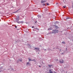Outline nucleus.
Wrapping results in <instances>:
<instances>
[{"instance_id": "obj_1", "label": "nucleus", "mask_w": 73, "mask_h": 73, "mask_svg": "<svg viewBox=\"0 0 73 73\" xmlns=\"http://www.w3.org/2000/svg\"><path fill=\"white\" fill-rule=\"evenodd\" d=\"M18 18H16L15 19V22L16 23H17L18 24L20 23V22H19V20H20V18H19V16H18Z\"/></svg>"}, {"instance_id": "obj_2", "label": "nucleus", "mask_w": 73, "mask_h": 73, "mask_svg": "<svg viewBox=\"0 0 73 73\" xmlns=\"http://www.w3.org/2000/svg\"><path fill=\"white\" fill-rule=\"evenodd\" d=\"M58 30H53L52 33H58Z\"/></svg>"}, {"instance_id": "obj_3", "label": "nucleus", "mask_w": 73, "mask_h": 73, "mask_svg": "<svg viewBox=\"0 0 73 73\" xmlns=\"http://www.w3.org/2000/svg\"><path fill=\"white\" fill-rule=\"evenodd\" d=\"M59 62L61 64H63V63H64V60H60Z\"/></svg>"}, {"instance_id": "obj_4", "label": "nucleus", "mask_w": 73, "mask_h": 73, "mask_svg": "<svg viewBox=\"0 0 73 73\" xmlns=\"http://www.w3.org/2000/svg\"><path fill=\"white\" fill-rule=\"evenodd\" d=\"M53 27H54L55 28H56V29H58V26H56V25H53Z\"/></svg>"}, {"instance_id": "obj_5", "label": "nucleus", "mask_w": 73, "mask_h": 73, "mask_svg": "<svg viewBox=\"0 0 73 73\" xmlns=\"http://www.w3.org/2000/svg\"><path fill=\"white\" fill-rule=\"evenodd\" d=\"M1 72H3V71H4V70H5V69H3V68H1Z\"/></svg>"}, {"instance_id": "obj_6", "label": "nucleus", "mask_w": 73, "mask_h": 73, "mask_svg": "<svg viewBox=\"0 0 73 73\" xmlns=\"http://www.w3.org/2000/svg\"><path fill=\"white\" fill-rule=\"evenodd\" d=\"M26 65H29V66H30V65H31V64H30V63H29V62H27Z\"/></svg>"}, {"instance_id": "obj_7", "label": "nucleus", "mask_w": 73, "mask_h": 73, "mask_svg": "<svg viewBox=\"0 0 73 73\" xmlns=\"http://www.w3.org/2000/svg\"><path fill=\"white\" fill-rule=\"evenodd\" d=\"M49 73H53V72H52V70L51 69H50L49 70Z\"/></svg>"}, {"instance_id": "obj_8", "label": "nucleus", "mask_w": 73, "mask_h": 73, "mask_svg": "<svg viewBox=\"0 0 73 73\" xmlns=\"http://www.w3.org/2000/svg\"><path fill=\"white\" fill-rule=\"evenodd\" d=\"M35 49H36V50H39V48H37L35 47Z\"/></svg>"}, {"instance_id": "obj_9", "label": "nucleus", "mask_w": 73, "mask_h": 73, "mask_svg": "<svg viewBox=\"0 0 73 73\" xmlns=\"http://www.w3.org/2000/svg\"><path fill=\"white\" fill-rule=\"evenodd\" d=\"M48 30H52V27H50L48 29Z\"/></svg>"}, {"instance_id": "obj_10", "label": "nucleus", "mask_w": 73, "mask_h": 73, "mask_svg": "<svg viewBox=\"0 0 73 73\" xmlns=\"http://www.w3.org/2000/svg\"><path fill=\"white\" fill-rule=\"evenodd\" d=\"M44 2H45V1H43V0H42L41 1V3H44Z\"/></svg>"}, {"instance_id": "obj_11", "label": "nucleus", "mask_w": 73, "mask_h": 73, "mask_svg": "<svg viewBox=\"0 0 73 73\" xmlns=\"http://www.w3.org/2000/svg\"><path fill=\"white\" fill-rule=\"evenodd\" d=\"M19 22V23H21V24H23V23H24V22L23 21H21V22Z\"/></svg>"}, {"instance_id": "obj_12", "label": "nucleus", "mask_w": 73, "mask_h": 73, "mask_svg": "<svg viewBox=\"0 0 73 73\" xmlns=\"http://www.w3.org/2000/svg\"><path fill=\"white\" fill-rule=\"evenodd\" d=\"M41 16H40V15H39V16H38V17L39 18V19H41Z\"/></svg>"}, {"instance_id": "obj_13", "label": "nucleus", "mask_w": 73, "mask_h": 73, "mask_svg": "<svg viewBox=\"0 0 73 73\" xmlns=\"http://www.w3.org/2000/svg\"><path fill=\"white\" fill-rule=\"evenodd\" d=\"M66 52H68V50H67V48H66Z\"/></svg>"}, {"instance_id": "obj_14", "label": "nucleus", "mask_w": 73, "mask_h": 73, "mask_svg": "<svg viewBox=\"0 0 73 73\" xmlns=\"http://www.w3.org/2000/svg\"><path fill=\"white\" fill-rule=\"evenodd\" d=\"M62 44H65V42L63 41V42H62Z\"/></svg>"}, {"instance_id": "obj_15", "label": "nucleus", "mask_w": 73, "mask_h": 73, "mask_svg": "<svg viewBox=\"0 0 73 73\" xmlns=\"http://www.w3.org/2000/svg\"><path fill=\"white\" fill-rule=\"evenodd\" d=\"M29 61H32V60H31V59L29 58Z\"/></svg>"}, {"instance_id": "obj_16", "label": "nucleus", "mask_w": 73, "mask_h": 73, "mask_svg": "<svg viewBox=\"0 0 73 73\" xmlns=\"http://www.w3.org/2000/svg\"><path fill=\"white\" fill-rule=\"evenodd\" d=\"M48 66L50 67H50L52 66V65H48Z\"/></svg>"}, {"instance_id": "obj_17", "label": "nucleus", "mask_w": 73, "mask_h": 73, "mask_svg": "<svg viewBox=\"0 0 73 73\" xmlns=\"http://www.w3.org/2000/svg\"><path fill=\"white\" fill-rule=\"evenodd\" d=\"M19 61H21V62L22 61L20 59H19Z\"/></svg>"}, {"instance_id": "obj_18", "label": "nucleus", "mask_w": 73, "mask_h": 73, "mask_svg": "<svg viewBox=\"0 0 73 73\" xmlns=\"http://www.w3.org/2000/svg\"><path fill=\"white\" fill-rule=\"evenodd\" d=\"M55 22H56V24H58V23H59L58 22V21H56Z\"/></svg>"}, {"instance_id": "obj_19", "label": "nucleus", "mask_w": 73, "mask_h": 73, "mask_svg": "<svg viewBox=\"0 0 73 73\" xmlns=\"http://www.w3.org/2000/svg\"><path fill=\"white\" fill-rule=\"evenodd\" d=\"M66 19H69V17H67Z\"/></svg>"}, {"instance_id": "obj_20", "label": "nucleus", "mask_w": 73, "mask_h": 73, "mask_svg": "<svg viewBox=\"0 0 73 73\" xmlns=\"http://www.w3.org/2000/svg\"><path fill=\"white\" fill-rule=\"evenodd\" d=\"M19 11V9L17 10V11H15V12H18V11Z\"/></svg>"}, {"instance_id": "obj_21", "label": "nucleus", "mask_w": 73, "mask_h": 73, "mask_svg": "<svg viewBox=\"0 0 73 73\" xmlns=\"http://www.w3.org/2000/svg\"><path fill=\"white\" fill-rule=\"evenodd\" d=\"M63 7L64 8H66V6L65 5V6H63Z\"/></svg>"}, {"instance_id": "obj_22", "label": "nucleus", "mask_w": 73, "mask_h": 73, "mask_svg": "<svg viewBox=\"0 0 73 73\" xmlns=\"http://www.w3.org/2000/svg\"><path fill=\"white\" fill-rule=\"evenodd\" d=\"M35 61V59H33V60H32V61Z\"/></svg>"}, {"instance_id": "obj_23", "label": "nucleus", "mask_w": 73, "mask_h": 73, "mask_svg": "<svg viewBox=\"0 0 73 73\" xmlns=\"http://www.w3.org/2000/svg\"><path fill=\"white\" fill-rule=\"evenodd\" d=\"M49 3H47V5H49Z\"/></svg>"}, {"instance_id": "obj_24", "label": "nucleus", "mask_w": 73, "mask_h": 73, "mask_svg": "<svg viewBox=\"0 0 73 73\" xmlns=\"http://www.w3.org/2000/svg\"><path fill=\"white\" fill-rule=\"evenodd\" d=\"M54 24H55V25H56V22H55V23H54Z\"/></svg>"}, {"instance_id": "obj_25", "label": "nucleus", "mask_w": 73, "mask_h": 73, "mask_svg": "<svg viewBox=\"0 0 73 73\" xmlns=\"http://www.w3.org/2000/svg\"><path fill=\"white\" fill-rule=\"evenodd\" d=\"M15 28H17V26H15Z\"/></svg>"}, {"instance_id": "obj_26", "label": "nucleus", "mask_w": 73, "mask_h": 73, "mask_svg": "<svg viewBox=\"0 0 73 73\" xmlns=\"http://www.w3.org/2000/svg\"><path fill=\"white\" fill-rule=\"evenodd\" d=\"M36 29H37V30H39V29H38L37 28H36Z\"/></svg>"}, {"instance_id": "obj_27", "label": "nucleus", "mask_w": 73, "mask_h": 73, "mask_svg": "<svg viewBox=\"0 0 73 73\" xmlns=\"http://www.w3.org/2000/svg\"><path fill=\"white\" fill-rule=\"evenodd\" d=\"M39 67H40V68H41V66H40L39 65Z\"/></svg>"}, {"instance_id": "obj_28", "label": "nucleus", "mask_w": 73, "mask_h": 73, "mask_svg": "<svg viewBox=\"0 0 73 73\" xmlns=\"http://www.w3.org/2000/svg\"><path fill=\"white\" fill-rule=\"evenodd\" d=\"M0 72H1V68H0Z\"/></svg>"}, {"instance_id": "obj_29", "label": "nucleus", "mask_w": 73, "mask_h": 73, "mask_svg": "<svg viewBox=\"0 0 73 73\" xmlns=\"http://www.w3.org/2000/svg\"><path fill=\"white\" fill-rule=\"evenodd\" d=\"M56 49V48H53V49Z\"/></svg>"}, {"instance_id": "obj_30", "label": "nucleus", "mask_w": 73, "mask_h": 73, "mask_svg": "<svg viewBox=\"0 0 73 73\" xmlns=\"http://www.w3.org/2000/svg\"><path fill=\"white\" fill-rule=\"evenodd\" d=\"M13 70V68H12L11 70Z\"/></svg>"}, {"instance_id": "obj_31", "label": "nucleus", "mask_w": 73, "mask_h": 73, "mask_svg": "<svg viewBox=\"0 0 73 73\" xmlns=\"http://www.w3.org/2000/svg\"><path fill=\"white\" fill-rule=\"evenodd\" d=\"M43 5H45V4H43Z\"/></svg>"}, {"instance_id": "obj_32", "label": "nucleus", "mask_w": 73, "mask_h": 73, "mask_svg": "<svg viewBox=\"0 0 73 73\" xmlns=\"http://www.w3.org/2000/svg\"><path fill=\"white\" fill-rule=\"evenodd\" d=\"M32 28H34V27L33 26V27H32Z\"/></svg>"}, {"instance_id": "obj_33", "label": "nucleus", "mask_w": 73, "mask_h": 73, "mask_svg": "<svg viewBox=\"0 0 73 73\" xmlns=\"http://www.w3.org/2000/svg\"><path fill=\"white\" fill-rule=\"evenodd\" d=\"M72 8H73V3H72Z\"/></svg>"}, {"instance_id": "obj_34", "label": "nucleus", "mask_w": 73, "mask_h": 73, "mask_svg": "<svg viewBox=\"0 0 73 73\" xmlns=\"http://www.w3.org/2000/svg\"><path fill=\"white\" fill-rule=\"evenodd\" d=\"M56 49H58V48H56Z\"/></svg>"}, {"instance_id": "obj_35", "label": "nucleus", "mask_w": 73, "mask_h": 73, "mask_svg": "<svg viewBox=\"0 0 73 73\" xmlns=\"http://www.w3.org/2000/svg\"><path fill=\"white\" fill-rule=\"evenodd\" d=\"M47 73H50V72H47Z\"/></svg>"}, {"instance_id": "obj_36", "label": "nucleus", "mask_w": 73, "mask_h": 73, "mask_svg": "<svg viewBox=\"0 0 73 73\" xmlns=\"http://www.w3.org/2000/svg\"><path fill=\"white\" fill-rule=\"evenodd\" d=\"M64 53H62V54H64Z\"/></svg>"}, {"instance_id": "obj_37", "label": "nucleus", "mask_w": 73, "mask_h": 73, "mask_svg": "<svg viewBox=\"0 0 73 73\" xmlns=\"http://www.w3.org/2000/svg\"><path fill=\"white\" fill-rule=\"evenodd\" d=\"M36 22H37V21H36V22H35V23H36Z\"/></svg>"}, {"instance_id": "obj_38", "label": "nucleus", "mask_w": 73, "mask_h": 73, "mask_svg": "<svg viewBox=\"0 0 73 73\" xmlns=\"http://www.w3.org/2000/svg\"><path fill=\"white\" fill-rule=\"evenodd\" d=\"M72 41H73V39H72Z\"/></svg>"}, {"instance_id": "obj_39", "label": "nucleus", "mask_w": 73, "mask_h": 73, "mask_svg": "<svg viewBox=\"0 0 73 73\" xmlns=\"http://www.w3.org/2000/svg\"><path fill=\"white\" fill-rule=\"evenodd\" d=\"M44 50H46V49H45Z\"/></svg>"}, {"instance_id": "obj_40", "label": "nucleus", "mask_w": 73, "mask_h": 73, "mask_svg": "<svg viewBox=\"0 0 73 73\" xmlns=\"http://www.w3.org/2000/svg\"><path fill=\"white\" fill-rule=\"evenodd\" d=\"M56 4H58V3H57Z\"/></svg>"}, {"instance_id": "obj_41", "label": "nucleus", "mask_w": 73, "mask_h": 73, "mask_svg": "<svg viewBox=\"0 0 73 73\" xmlns=\"http://www.w3.org/2000/svg\"><path fill=\"white\" fill-rule=\"evenodd\" d=\"M60 51H61V50H60Z\"/></svg>"}, {"instance_id": "obj_42", "label": "nucleus", "mask_w": 73, "mask_h": 73, "mask_svg": "<svg viewBox=\"0 0 73 73\" xmlns=\"http://www.w3.org/2000/svg\"><path fill=\"white\" fill-rule=\"evenodd\" d=\"M64 68H65L64 67Z\"/></svg>"}]
</instances>
